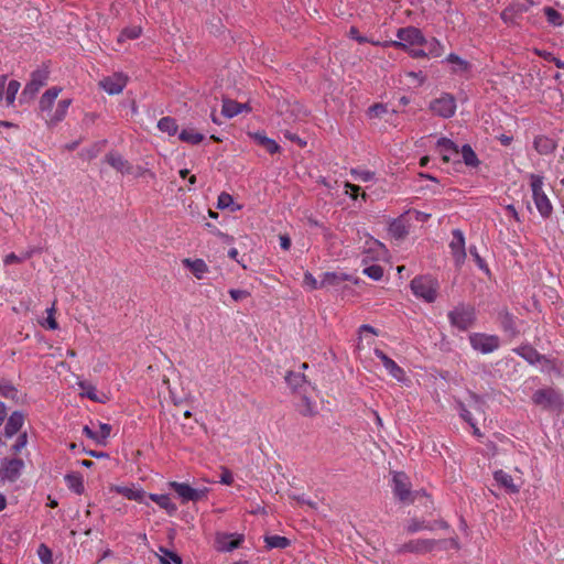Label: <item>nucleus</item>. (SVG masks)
I'll return each instance as SVG.
<instances>
[{
  "instance_id": "54",
  "label": "nucleus",
  "mask_w": 564,
  "mask_h": 564,
  "mask_svg": "<svg viewBox=\"0 0 564 564\" xmlns=\"http://www.w3.org/2000/svg\"><path fill=\"white\" fill-rule=\"evenodd\" d=\"M30 258V253H25L24 256H17L15 253H9L6 256V258L3 259V262L6 265H10V264H13V263H20V262H23L24 260L29 259Z\"/></svg>"
},
{
  "instance_id": "53",
  "label": "nucleus",
  "mask_w": 564,
  "mask_h": 564,
  "mask_svg": "<svg viewBox=\"0 0 564 564\" xmlns=\"http://www.w3.org/2000/svg\"><path fill=\"white\" fill-rule=\"evenodd\" d=\"M140 34H141V29L139 26L127 28L121 32V34L119 36V41H121L123 37L133 40V39L139 37Z\"/></svg>"
},
{
  "instance_id": "35",
  "label": "nucleus",
  "mask_w": 564,
  "mask_h": 564,
  "mask_svg": "<svg viewBox=\"0 0 564 564\" xmlns=\"http://www.w3.org/2000/svg\"><path fill=\"white\" fill-rule=\"evenodd\" d=\"M181 141L189 144H198L204 140V134L197 132L194 129H183L178 134Z\"/></svg>"
},
{
  "instance_id": "50",
  "label": "nucleus",
  "mask_w": 564,
  "mask_h": 564,
  "mask_svg": "<svg viewBox=\"0 0 564 564\" xmlns=\"http://www.w3.org/2000/svg\"><path fill=\"white\" fill-rule=\"evenodd\" d=\"M17 390L8 381L0 380V395L4 398H14Z\"/></svg>"
},
{
  "instance_id": "15",
  "label": "nucleus",
  "mask_w": 564,
  "mask_h": 564,
  "mask_svg": "<svg viewBox=\"0 0 564 564\" xmlns=\"http://www.w3.org/2000/svg\"><path fill=\"white\" fill-rule=\"evenodd\" d=\"M127 85V77L123 74H113L100 82V86L110 95L120 94Z\"/></svg>"
},
{
  "instance_id": "33",
  "label": "nucleus",
  "mask_w": 564,
  "mask_h": 564,
  "mask_svg": "<svg viewBox=\"0 0 564 564\" xmlns=\"http://www.w3.org/2000/svg\"><path fill=\"white\" fill-rule=\"evenodd\" d=\"M264 542H265V546L267 549L271 550V549H286L290 544H291V541L285 538V536H280V535H265L264 536Z\"/></svg>"
},
{
  "instance_id": "12",
  "label": "nucleus",
  "mask_w": 564,
  "mask_h": 564,
  "mask_svg": "<svg viewBox=\"0 0 564 564\" xmlns=\"http://www.w3.org/2000/svg\"><path fill=\"white\" fill-rule=\"evenodd\" d=\"M470 344L474 349L489 354L499 347V338L495 335L474 334L470 336Z\"/></svg>"
},
{
  "instance_id": "17",
  "label": "nucleus",
  "mask_w": 564,
  "mask_h": 564,
  "mask_svg": "<svg viewBox=\"0 0 564 564\" xmlns=\"http://www.w3.org/2000/svg\"><path fill=\"white\" fill-rule=\"evenodd\" d=\"M285 381L294 393H302L306 391H313L314 388L306 381V378L302 373L289 371L285 376Z\"/></svg>"
},
{
  "instance_id": "49",
  "label": "nucleus",
  "mask_w": 564,
  "mask_h": 564,
  "mask_svg": "<svg viewBox=\"0 0 564 564\" xmlns=\"http://www.w3.org/2000/svg\"><path fill=\"white\" fill-rule=\"evenodd\" d=\"M111 425L107 423H100L99 424V432L98 433V444L99 445H106L107 438L110 436L111 433Z\"/></svg>"
},
{
  "instance_id": "24",
  "label": "nucleus",
  "mask_w": 564,
  "mask_h": 564,
  "mask_svg": "<svg viewBox=\"0 0 564 564\" xmlns=\"http://www.w3.org/2000/svg\"><path fill=\"white\" fill-rule=\"evenodd\" d=\"M533 145L534 149L542 155L552 153L557 147L553 139L545 135H538L534 139Z\"/></svg>"
},
{
  "instance_id": "16",
  "label": "nucleus",
  "mask_w": 564,
  "mask_h": 564,
  "mask_svg": "<svg viewBox=\"0 0 564 564\" xmlns=\"http://www.w3.org/2000/svg\"><path fill=\"white\" fill-rule=\"evenodd\" d=\"M437 148L440 149V152L442 154V159L444 162H446V163H448L451 161L459 162L458 147L451 139L441 138L437 141Z\"/></svg>"
},
{
  "instance_id": "30",
  "label": "nucleus",
  "mask_w": 564,
  "mask_h": 564,
  "mask_svg": "<svg viewBox=\"0 0 564 564\" xmlns=\"http://www.w3.org/2000/svg\"><path fill=\"white\" fill-rule=\"evenodd\" d=\"M498 318L505 332L511 336H516L518 334L516 322L511 313H509L507 310H503L499 312Z\"/></svg>"
},
{
  "instance_id": "13",
  "label": "nucleus",
  "mask_w": 564,
  "mask_h": 564,
  "mask_svg": "<svg viewBox=\"0 0 564 564\" xmlns=\"http://www.w3.org/2000/svg\"><path fill=\"white\" fill-rule=\"evenodd\" d=\"M456 265H462L466 259L465 238L459 229L453 230V239L449 243Z\"/></svg>"
},
{
  "instance_id": "42",
  "label": "nucleus",
  "mask_w": 564,
  "mask_h": 564,
  "mask_svg": "<svg viewBox=\"0 0 564 564\" xmlns=\"http://www.w3.org/2000/svg\"><path fill=\"white\" fill-rule=\"evenodd\" d=\"M405 530L408 533H415L417 531H421V530H434V527L433 525H430V523H426L425 521H421L419 519H411L406 527H405Z\"/></svg>"
},
{
  "instance_id": "52",
  "label": "nucleus",
  "mask_w": 564,
  "mask_h": 564,
  "mask_svg": "<svg viewBox=\"0 0 564 564\" xmlns=\"http://www.w3.org/2000/svg\"><path fill=\"white\" fill-rule=\"evenodd\" d=\"M350 174L352 176H355V180H359V181H362V182L371 181L373 178V176H375L373 172H370V171H359V170H356V169H352L350 171Z\"/></svg>"
},
{
  "instance_id": "25",
  "label": "nucleus",
  "mask_w": 564,
  "mask_h": 564,
  "mask_svg": "<svg viewBox=\"0 0 564 564\" xmlns=\"http://www.w3.org/2000/svg\"><path fill=\"white\" fill-rule=\"evenodd\" d=\"M494 478L495 480L501 486L503 487L508 492H511V494H517L519 492V486H517L514 482H513V479L512 477L505 473L503 470H497L495 471L494 474Z\"/></svg>"
},
{
  "instance_id": "5",
  "label": "nucleus",
  "mask_w": 564,
  "mask_h": 564,
  "mask_svg": "<svg viewBox=\"0 0 564 564\" xmlns=\"http://www.w3.org/2000/svg\"><path fill=\"white\" fill-rule=\"evenodd\" d=\"M397 36L400 41L392 42L395 47L408 50V45H424L427 44L423 33L414 26L401 28L397 32Z\"/></svg>"
},
{
  "instance_id": "27",
  "label": "nucleus",
  "mask_w": 564,
  "mask_h": 564,
  "mask_svg": "<svg viewBox=\"0 0 564 564\" xmlns=\"http://www.w3.org/2000/svg\"><path fill=\"white\" fill-rule=\"evenodd\" d=\"M250 137L271 154H274L280 150L279 144L273 139L268 138L261 132L250 133Z\"/></svg>"
},
{
  "instance_id": "57",
  "label": "nucleus",
  "mask_w": 564,
  "mask_h": 564,
  "mask_svg": "<svg viewBox=\"0 0 564 564\" xmlns=\"http://www.w3.org/2000/svg\"><path fill=\"white\" fill-rule=\"evenodd\" d=\"M458 410L463 420H465L471 427H475V422L471 416V413L466 409L464 403L458 402Z\"/></svg>"
},
{
  "instance_id": "32",
  "label": "nucleus",
  "mask_w": 564,
  "mask_h": 564,
  "mask_svg": "<svg viewBox=\"0 0 564 564\" xmlns=\"http://www.w3.org/2000/svg\"><path fill=\"white\" fill-rule=\"evenodd\" d=\"M221 113L227 118H232L241 113L240 102L229 98H224Z\"/></svg>"
},
{
  "instance_id": "18",
  "label": "nucleus",
  "mask_w": 564,
  "mask_h": 564,
  "mask_svg": "<svg viewBox=\"0 0 564 564\" xmlns=\"http://www.w3.org/2000/svg\"><path fill=\"white\" fill-rule=\"evenodd\" d=\"M300 400L296 403V410L303 416L313 417L318 413L316 403L312 401L310 391H304L297 394Z\"/></svg>"
},
{
  "instance_id": "59",
  "label": "nucleus",
  "mask_w": 564,
  "mask_h": 564,
  "mask_svg": "<svg viewBox=\"0 0 564 564\" xmlns=\"http://www.w3.org/2000/svg\"><path fill=\"white\" fill-rule=\"evenodd\" d=\"M99 151H100V145L99 144H94L91 148H89L87 150H83L80 152V155L84 159L93 160L94 158H96L98 155Z\"/></svg>"
},
{
  "instance_id": "29",
  "label": "nucleus",
  "mask_w": 564,
  "mask_h": 564,
  "mask_svg": "<svg viewBox=\"0 0 564 564\" xmlns=\"http://www.w3.org/2000/svg\"><path fill=\"white\" fill-rule=\"evenodd\" d=\"M514 351L531 365H534L544 359V357L540 355L535 348L529 345L521 346L514 349Z\"/></svg>"
},
{
  "instance_id": "21",
  "label": "nucleus",
  "mask_w": 564,
  "mask_h": 564,
  "mask_svg": "<svg viewBox=\"0 0 564 564\" xmlns=\"http://www.w3.org/2000/svg\"><path fill=\"white\" fill-rule=\"evenodd\" d=\"M365 258L362 262L366 263L368 260H378L386 253V247L379 240L368 238L365 247Z\"/></svg>"
},
{
  "instance_id": "2",
  "label": "nucleus",
  "mask_w": 564,
  "mask_h": 564,
  "mask_svg": "<svg viewBox=\"0 0 564 564\" xmlns=\"http://www.w3.org/2000/svg\"><path fill=\"white\" fill-rule=\"evenodd\" d=\"M530 185L532 189V196L535 204L536 209L540 215L544 218L549 217L552 214L553 207L544 193L543 186V177L536 174L530 175Z\"/></svg>"
},
{
  "instance_id": "64",
  "label": "nucleus",
  "mask_w": 564,
  "mask_h": 564,
  "mask_svg": "<svg viewBox=\"0 0 564 564\" xmlns=\"http://www.w3.org/2000/svg\"><path fill=\"white\" fill-rule=\"evenodd\" d=\"M304 283L306 285H308L311 289H317L318 288L316 279L310 272H305V274H304Z\"/></svg>"
},
{
  "instance_id": "6",
  "label": "nucleus",
  "mask_w": 564,
  "mask_h": 564,
  "mask_svg": "<svg viewBox=\"0 0 564 564\" xmlns=\"http://www.w3.org/2000/svg\"><path fill=\"white\" fill-rule=\"evenodd\" d=\"M532 401L543 409H558L563 405L561 393L553 388L536 390L532 395Z\"/></svg>"
},
{
  "instance_id": "55",
  "label": "nucleus",
  "mask_w": 564,
  "mask_h": 564,
  "mask_svg": "<svg viewBox=\"0 0 564 564\" xmlns=\"http://www.w3.org/2000/svg\"><path fill=\"white\" fill-rule=\"evenodd\" d=\"M234 203L232 196L228 193L223 192L218 196L217 207L220 209L229 207Z\"/></svg>"
},
{
  "instance_id": "1",
  "label": "nucleus",
  "mask_w": 564,
  "mask_h": 564,
  "mask_svg": "<svg viewBox=\"0 0 564 564\" xmlns=\"http://www.w3.org/2000/svg\"><path fill=\"white\" fill-rule=\"evenodd\" d=\"M413 294L426 303H433L437 299L440 284L430 275H419L411 281Z\"/></svg>"
},
{
  "instance_id": "41",
  "label": "nucleus",
  "mask_w": 564,
  "mask_h": 564,
  "mask_svg": "<svg viewBox=\"0 0 564 564\" xmlns=\"http://www.w3.org/2000/svg\"><path fill=\"white\" fill-rule=\"evenodd\" d=\"M66 484L69 489L80 495L84 492L83 478L78 474H69L65 476Z\"/></svg>"
},
{
  "instance_id": "8",
  "label": "nucleus",
  "mask_w": 564,
  "mask_h": 564,
  "mask_svg": "<svg viewBox=\"0 0 564 564\" xmlns=\"http://www.w3.org/2000/svg\"><path fill=\"white\" fill-rule=\"evenodd\" d=\"M393 492L402 502H413L416 499L417 492H412L410 489L409 478L404 473L393 474Z\"/></svg>"
},
{
  "instance_id": "47",
  "label": "nucleus",
  "mask_w": 564,
  "mask_h": 564,
  "mask_svg": "<svg viewBox=\"0 0 564 564\" xmlns=\"http://www.w3.org/2000/svg\"><path fill=\"white\" fill-rule=\"evenodd\" d=\"M37 555L43 564H53V554L48 546L41 544L37 549Z\"/></svg>"
},
{
  "instance_id": "14",
  "label": "nucleus",
  "mask_w": 564,
  "mask_h": 564,
  "mask_svg": "<svg viewBox=\"0 0 564 564\" xmlns=\"http://www.w3.org/2000/svg\"><path fill=\"white\" fill-rule=\"evenodd\" d=\"M243 535L219 533L216 536L217 549L223 552H230L241 545Z\"/></svg>"
},
{
  "instance_id": "9",
  "label": "nucleus",
  "mask_w": 564,
  "mask_h": 564,
  "mask_svg": "<svg viewBox=\"0 0 564 564\" xmlns=\"http://www.w3.org/2000/svg\"><path fill=\"white\" fill-rule=\"evenodd\" d=\"M48 75L47 67H41L32 72L31 78L22 91V96L33 98L47 84Z\"/></svg>"
},
{
  "instance_id": "45",
  "label": "nucleus",
  "mask_w": 564,
  "mask_h": 564,
  "mask_svg": "<svg viewBox=\"0 0 564 564\" xmlns=\"http://www.w3.org/2000/svg\"><path fill=\"white\" fill-rule=\"evenodd\" d=\"M544 13L546 15L547 22L552 25L560 26L563 24L562 15L555 9L551 7L544 8Z\"/></svg>"
},
{
  "instance_id": "62",
  "label": "nucleus",
  "mask_w": 564,
  "mask_h": 564,
  "mask_svg": "<svg viewBox=\"0 0 564 564\" xmlns=\"http://www.w3.org/2000/svg\"><path fill=\"white\" fill-rule=\"evenodd\" d=\"M234 481L232 474L229 469L224 468L221 476H220V482L224 485H231Z\"/></svg>"
},
{
  "instance_id": "19",
  "label": "nucleus",
  "mask_w": 564,
  "mask_h": 564,
  "mask_svg": "<svg viewBox=\"0 0 564 564\" xmlns=\"http://www.w3.org/2000/svg\"><path fill=\"white\" fill-rule=\"evenodd\" d=\"M61 91H62V88L55 86V87L48 88L41 96L40 101H39V109L43 117L47 113H51V111L53 109V105Z\"/></svg>"
},
{
  "instance_id": "23",
  "label": "nucleus",
  "mask_w": 564,
  "mask_h": 564,
  "mask_svg": "<svg viewBox=\"0 0 564 564\" xmlns=\"http://www.w3.org/2000/svg\"><path fill=\"white\" fill-rule=\"evenodd\" d=\"M24 422V415L20 411H14L8 419L4 426V435L7 437H12L17 434L22 427Z\"/></svg>"
},
{
  "instance_id": "36",
  "label": "nucleus",
  "mask_w": 564,
  "mask_h": 564,
  "mask_svg": "<svg viewBox=\"0 0 564 564\" xmlns=\"http://www.w3.org/2000/svg\"><path fill=\"white\" fill-rule=\"evenodd\" d=\"M158 128L160 131L167 133L169 135H174L177 132V123L174 118L163 117L158 122Z\"/></svg>"
},
{
  "instance_id": "4",
  "label": "nucleus",
  "mask_w": 564,
  "mask_h": 564,
  "mask_svg": "<svg viewBox=\"0 0 564 564\" xmlns=\"http://www.w3.org/2000/svg\"><path fill=\"white\" fill-rule=\"evenodd\" d=\"M449 322L459 330H467L475 321V311L468 305H458L448 313Z\"/></svg>"
},
{
  "instance_id": "31",
  "label": "nucleus",
  "mask_w": 564,
  "mask_h": 564,
  "mask_svg": "<svg viewBox=\"0 0 564 564\" xmlns=\"http://www.w3.org/2000/svg\"><path fill=\"white\" fill-rule=\"evenodd\" d=\"M183 263L187 267L197 279H203L204 274L208 271V267L202 259L191 260L184 259Z\"/></svg>"
},
{
  "instance_id": "46",
  "label": "nucleus",
  "mask_w": 564,
  "mask_h": 564,
  "mask_svg": "<svg viewBox=\"0 0 564 564\" xmlns=\"http://www.w3.org/2000/svg\"><path fill=\"white\" fill-rule=\"evenodd\" d=\"M437 541V545L436 547L441 549V550H444V551H447V550H459L460 549V544L458 542V538L457 536H454V538H451V539H444V540H436Z\"/></svg>"
},
{
  "instance_id": "3",
  "label": "nucleus",
  "mask_w": 564,
  "mask_h": 564,
  "mask_svg": "<svg viewBox=\"0 0 564 564\" xmlns=\"http://www.w3.org/2000/svg\"><path fill=\"white\" fill-rule=\"evenodd\" d=\"M169 487L176 492L182 503H187L189 501L196 502L203 500L206 498L208 494V488L206 487L193 488L185 482L170 481Z\"/></svg>"
},
{
  "instance_id": "26",
  "label": "nucleus",
  "mask_w": 564,
  "mask_h": 564,
  "mask_svg": "<svg viewBox=\"0 0 564 564\" xmlns=\"http://www.w3.org/2000/svg\"><path fill=\"white\" fill-rule=\"evenodd\" d=\"M78 387L80 389V394L87 397L89 400L95 402H105V394H99L96 387L87 381H79Z\"/></svg>"
},
{
  "instance_id": "37",
  "label": "nucleus",
  "mask_w": 564,
  "mask_h": 564,
  "mask_svg": "<svg viewBox=\"0 0 564 564\" xmlns=\"http://www.w3.org/2000/svg\"><path fill=\"white\" fill-rule=\"evenodd\" d=\"M447 62H449L451 64L454 65L453 72H455V73L463 74V73H467L470 69V64L467 61L462 59L456 54H449L447 56Z\"/></svg>"
},
{
  "instance_id": "61",
  "label": "nucleus",
  "mask_w": 564,
  "mask_h": 564,
  "mask_svg": "<svg viewBox=\"0 0 564 564\" xmlns=\"http://www.w3.org/2000/svg\"><path fill=\"white\" fill-rule=\"evenodd\" d=\"M54 306L50 307L46 310L48 316L46 318V325L50 329H56L58 327V324L55 319V317L53 316V313H54Z\"/></svg>"
},
{
  "instance_id": "43",
  "label": "nucleus",
  "mask_w": 564,
  "mask_h": 564,
  "mask_svg": "<svg viewBox=\"0 0 564 564\" xmlns=\"http://www.w3.org/2000/svg\"><path fill=\"white\" fill-rule=\"evenodd\" d=\"M21 85L18 80H10L6 90V101L8 106H12L14 104L17 94L20 89Z\"/></svg>"
},
{
  "instance_id": "63",
  "label": "nucleus",
  "mask_w": 564,
  "mask_h": 564,
  "mask_svg": "<svg viewBox=\"0 0 564 564\" xmlns=\"http://www.w3.org/2000/svg\"><path fill=\"white\" fill-rule=\"evenodd\" d=\"M501 18L505 22L514 23V9L507 8L502 11Z\"/></svg>"
},
{
  "instance_id": "28",
  "label": "nucleus",
  "mask_w": 564,
  "mask_h": 564,
  "mask_svg": "<svg viewBox=\"0 0 564 564\" xmlns=\"http://www.w3.org/2000/svg\"><path fill=\"white\" fill-rule=\"evenodd\" d=\"M149 498L160 508L164 509L170 516H173L177 510V507L171 501V498L167 495L150 494Z\"/></svg>"
},
{
  "instance_id": "11",
  "label": "nucleus",
  "mask_w": 564,
  "mask_h": 564,
  "mask_svg": "<svg viewBox=\"0 0 564 564\" xmlns=\"http://www.w3.org/2000/svg\"><path fill=\"white\" fill-rule=\"evenodd\" d=\"M23 467L24 462L21 458H6L0 466V478L13 482L19 478Z\"/></svg>"
},
{
  "instance_id": "22",
  "label": "nucleus",
  "mask_w": 564,
  "mask_h": 564,
  "mask_svg": "<svg viewBox=\"0 0 564 564\" xmlns=\"http://www.w3.org/2000/svg\"><path fill=\"white\" fill-rule=\"evenodd\" d=\"M70 104V99L59 100L56 109H52L51 113L44 116L46 123L48 126H56L58 122H61L65 118Z\"/></svg>"
},
{
  "instance_id": "10",
  "label": "nucleus",
  "mask_w": 564,
  "mask_h": 564,
  "mask_svg": "<svg viewBox=\"0 0 564 564\" xmlns=\"http://www.w3.org/2000/svg\"><path fill=\"white\" fill-rule=\"evenodd\" d=\"M437 541L434 539L411 540L398 549V553L425 554L436 549Z\"/></svg>"
},
{
  "instance_id": "40",
  "label": "nucleus",
  "mask_w": 564,
  "mask_h": 564,
  "mask_svg": "<svg viewBox=\"0 0 564 564\" xmlns=\"http://www.w3.org/2000/svg\"><path fill=\"white\" fill-rule=\"evenodd\" d=\"M389 232L397 239H402L408 235V229L402 219H394L389 226Z\"/></svg>"
},
{
  "instance_id": "38",
  "label": "nucleus",
  "mask_w": 564,
  "mask_h": 564,
  "mask_svg": "<svg viewBox=\"0 0 564 564\" xmlns=\"http://www.w3.org/2000/svg\"><path fill=\"white\" fill-rule=\"evenodd\" d=\"M460 154L467 166L476 167L479 165V160L469 144L463 145Z\"/></svg>"
},
{
  "instance_id": "20",
  "label": "nucleus",
  "mask_w": 564,
  "mask_h": 564,
  "mask_svg": "<svg viewBox=\"0 0 564 564\" xmlns=\"http://www.w3.org/2000/svg\"><path fill=\"white\" fill-rule=\"evenodd\" d=\"M105 161L121 174H131L132 165L121 154L117 152H109L105 156Z\"/></svg>"
},
{
  "instance_id": "56",
  "label": "nucleus",
  "mask_w": 564,
  "mask_h": 564,
  "mask_svg": "<svg viewBox=\"0 0 564 564\" xmlns=\"http://www.w3.org/2000/svg\"><path fill=\"white\" fill-rule=\"evenodd\" d=\"M426 53L429 55L433 56V57L441 56V54H442V45H441V43L436 39H433L429 43V52H426Z\"/></svg>"
},
{
  "instance_id": "39",
  "label": "nucleus",
  "mask_w": 564,
  "mask_h": 564,
  "mask_svg": "<svg viewBox=\"0 0 564 564\" xmlns=\"http://www.w3.org/2000/svg\"><path fill=\"white\" fill-rule=\"evenodd\" d=\"M161 555H159L161 564H182V557L176 553L169 551L166 547L161 546L159 549Z\"/></svg>"
},
{
  "instance_id": "44",
  "label": "nucleus",
  "mask_w": 564,
  "mask_h": 564,
  "mask_svg": "<svg viewBox=\"0 0 564 564\" xmlns=\"http://www.w3.org/2000/svg\"><path fill=\"white\" fill-rule=\"evenodd\" d=\"M387 371L399 382H405L406 376L404 370L392 360L387 367Z\"/></svg>"
},
{
  "instance_id": "58",
  "label": "nucleus",
  "mask_w": 564,
  "mask_h": 564,
  "mask_svg": "<svg viewBox=\"0 0 564 564\" xmlns=\"http://www.w3.org/2000/svg\"><path fill=\"white\" fill-rule=\"evenodd\" d=\"M387 112V107L382 104H376L368 109L370 117H381Z\"/></svg>"
},
{
  "instance_id": "51",
  "label": "nucleus",
  "mask_w": 564,
  "mask_h": 564,
  "mask_svg": "<svg viewBox=\"0 0 564 564\" xmlns=\"http://www.w3.org/2000/svg\"><path fill=\"white\" fill-rule=\"evenodd\" d=\"M26 443H28V434L25 432L21 433L15 443L12 445L11 449L14 454H18L20 453L25 446H26Z\"/></svg>"
},
{
  "instance_id": "7",
  "label": "nucleus",
  "mask_w": 564,
  "mask_h": 564,
  "mask_svg": "<svg viewBox=\"0 0 564 564\" xmlns=\"http://www.w3.org/2000/svg\"><path fill=\"white\" fill-rule=\"evenodd\" d=\"M430 109L442 118H451L456 111V100L453 95L444 93L430 104Z\"/></svg>"
},
{
  "instance_id": "48",
  "label": "nucleus",
  "mask_w": 564,
  "mask_h": 564,
  "mask_svg": "<svg viewBox=\"0 0 564 564\" xmlns=\"http://www.w3.org/2000/svg\"><path fill=\"white\" fill-rule=\"evenodd\" d=\"M364 273L372 280H380L383 275V269L378 264H372L364 269Z\"/></svg>"
},
{
  "instance_id": "34",
  "label": "nucleus",
  "mask_w": 564,
  "mask_h": 564,
  "mask_svg": "<svg viewBox=\"0 0 564 564\" xmlns=\"http://www.w3.org/2000/svg\"><path fill=\"white\" fill-rule=\"evenodd\" d=\"M118 494L122 495L129 500H134L138 502H143V499L145 497V492L143 490L133 489L129 487H116L115 489Z\"/></svg>"
},
{
  "instance_id": "60",
  "label": "nucleus",
  "mask_w": 564,
  "mask_h": 564,
  "mask_svg": "<svg viewBox=\"0 0 564 564\" xmlns=\"http://www.w3.org/2000/svg\"><path fill=\"white\" fill-rule=\"evenodd\" d=\"M229 294L234 301H241L249 296V292L246 290L231 289Z\"/></svg>"
}]
</instances>
